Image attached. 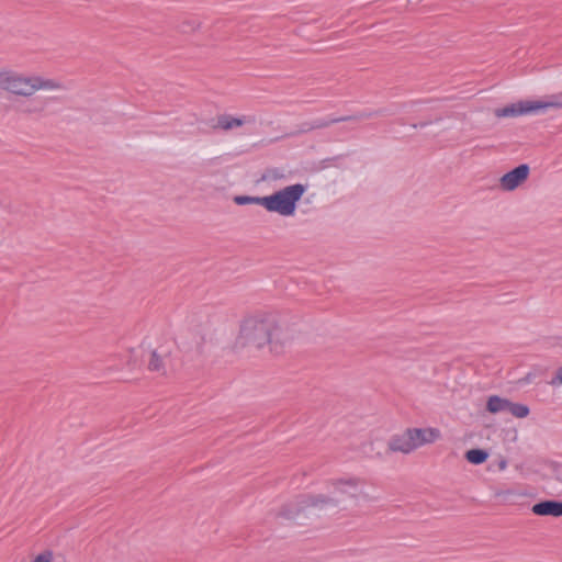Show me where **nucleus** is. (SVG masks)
Returning a JSON list of instances; mask_svg holds the SVG:
<instances>
[{
  "label": "nucleus",
  "mask_w": 562,
  "mask_h": 562,
  "mask_svg": "<svg viewBox=\"0 0 562 562\" xmlns=\"http://www.w3.org/2000/svg\"><path fill=\"white\" fill-rule=\"evenodd\" d=\"M279 331L278 323L269 315L255 314L247 316L240 323L235 347L261 349L269 345L271 352L280 353L283 346L279 339Z\"/></svg>",
  "instance_id": "obj_1"
},
{
  "label": "nucleus",
  "mask_w": 562,
  "mask_h": 562,
  "mask_svg": "<svg viewBox=\"0 0 562 562\" xmlns=\"http://www.w3.org/2000/svg\"><path fill=\"white\" fill-rule=\"evenodd\" d=\"M340 501L335 496L324 494L304 493L284 503L276 513L277 518L295 520L306 516L310 510H323L327 507H338Z\"/></svg>",
  "instance_id": "obj_2"
},
{
  "label": "nucleus",
  "mask_w": 562,
  "mask_h": 562,
  "mask_svg": "<svg viewBox=\"0 0 562 562\" xmlns=\"http://www.w3.org/2000/svg\"><path fill=\"white\" fill-rule=\"evenodd\" d=\"M64 88V85L58 80L45 79L40 76L24 77L8 69L4 70L0 86V89L24 98L32 97L37 90H60Z\"/></svg>",
  "instance_id": "obj_3"
},
{
  "label": "nucleus",
  "mask_w": 562,
  "mask_h": 562,
  "mask_svg": "<svg viewBox=\"0 0 562 562\" xmlns=\"http://www.w3.org/2000/svg\"><path fill=\"white\" fill-rule=\"evenodd\" d=\"M439 437L440 431L437 428H406L390 438L387 448L392 452L408 454L424 445L435 442Z\"/></svg>",
  "instance_id": "obj_4"
},
{
  "label": "nucleus",
  "mask_w": 562,
  "mask_h": 562,
  "mask_svg": "<svg viewBox=\"0 0 562 562\" xmlns=\"http://www.w3.org/2000/svg\"><path fill=\"white\" fill-rule=\"evenodd\" d=\"M305 190V186L301 183L285 187L271 195L265 196V209L282 216H291L294 214L296 203L301 200Z\"/></svg>",
  "instance_id": "obj_5"
},
{
  "label": "nucleus",
  "mask_w": 562,
  "mask_h": 562,
  "mask_svg": "<svg viewBox=\"0 0 562 562\" xmlns=\"http://www.w3.org/2000/svg\"><path fill=\"white\" fill-rule=\"evenodd\" d=\"M548 108H562V93L558 95H553L550 101H540V100H521L516 103L507 104L503 108H498L494 110V115L498 119L501 117H516L520 115H526L530 113H535L541 110H546Z\"/></svg>",
  "instance_id": "obj_6"
},
{
  "label": "nucleus",
  "mask_w": 562,
  "mask_h": 562,
  "mask_svg": "<svg viewBox=\"0 0 562 562\" xmlns=\"http://www.w3.org/2000/svg\"><path fill=\"white\" fill-rule=\"evenodd\" d=\"M175 368L172 358V346L161 345L150 352L147 369L151 372H158L161 375H166L168 369Z\"/></svg>",
  "instance_id": "obj_7"
},
{
  "label": "nucleus",
  "mask_w": 562,
  "mask_h": 562,
  "mask_svg": "<svg viewBox=\"0 0 562 562\" xmlns=\"http://www.w3.org/2000/svg\"><path fill=\"white\" fill-rule=\"evenodd\" d=\"M57 100L56 97L42 98V97H29L25 100L16 103V110L26 116H44L46 108L49 101Z\"/></svg>",
  "instance_id": "obj_8"
},
{
  "label": "nucleus",
  "mask_w": 562,
  "mask_h": 562,
  "mask_svg": "<svg viewBox=\"0 0 562 562\" xmlns=\"http://www.w3.org/2000/svg\"><path fill=\"white\" fill-rule=\"evenodd\" d=\"M363 483L364 480L357 476L333 479L329 481V485L334 488V494L338 493L353 499L360 496L361 493L358 490L359 485Z\"/></svg>",
  "instance_id": "obj_9"
},
{
  "label": "nucleus",
  "mask_w": 562,
  "mask_h": 562,
  "mask_svg": "<svg viewBox=\"0 0 562 562\" xmlns=\"http://www.w3.org/2000/svg\"><path fill=\"white\" fill-rule=\"evenodd\" d=\"M530 168L526 164L515 167L499 179V186L504 191H513L524 183L529 176Z\"/></svg>",
  "instance_id": "obj_10"
},
{
  "label": "nucleus",
  "mask_w": 562,
  "mask_h": 562,
  "mask_svg": "<svg viewBox=\"0 0 562 562\" xmlns=\"http://www.w3.org/2000/svg\"><path fill=\"white\" fill-rule=\"evenodd\" d=\"M531 512L537 516L561 517L562 502L555 499L541 501L531 507Z\"/></svg>",
  "instance_id": "obj_11"
},
{
  "label": "nucleus",
  "mask_w": 562,
  "mask_h": 562,
  "mask_svg": "<svg viewBox=\"0 0 562 562\" xmlns=\"http://www.w3.org/2000/svg\"><path fill=\"white\" fill-rule=\"evenodd\" d=\"M374 114L375 113H373V112H361L358 114L335 117L331 120L319 119V120L314 121V123L306 131L325 128V127L330 126L331 124L339 123V122L368 120V119H371Z\"/></svg>",
  "instance_id": "obj_12"
},
{
  "label": "nucleus",
  "mask_w": 562,
  "mask_h": 562,
  "mask_svg": "<svg viewBox=\"0 0 562 562\" xmlns=\"http://www.w3.org/2000/svg\"><path fill=\"white\" fill-rule=\"evenodd\" d=\"M255 117L252 116H243V117H233L228 114H223L217 117L216 128H221L224 131L232 130L234 127L243 126L246 123H254Z\"/></svg>",
  "instance_id": "obj_13"
},
{
  "label": "nucleus",
  "mask_w": 562,
  "mask_h": 562,
  "mask_svg": "<svg viewBox=\"0 0 562 562\" xmlns=\"http://www.w3.org/2000/svg\"><path fill=\"white\" fill-rule=\"evenodd\" d=\"M509 400L503 398L498 395H492L486 403V411L491 414H497L508 411Z\"/></svg>",
  "instance_id": "obj_14"
},
{
  "label": "nucleus",
  "mask_w": 562,
  "mask_h": 562,
  "mask_svg": "<svg viewBox=\"0 0 562 562\" xmlns=\"http://www.w3.org/2000/svg\"><path fill=\"white\" fill-rule=\"evenodd\" d=\"M464 457L468 462L477 465L487 460L488 453L484 449L474 448L468 450Z\"/></svg>",
  "instance_id": "obj_15"
},
{
  "label": "nucleus",
  "mask_w": 562,
  "mask_h": 562,
  "mask_svg": "<svg viewBox=\"0 0 562 562\" xmlns=\"http://www.w3.org/2000/svg\"><path fill=\"white\" fill-rule=\"evenodd\" d=\"M507 412L517 418H525L529 415L530 409L525 404L514 403L510 401Z\"/></svg>",
  "instance_id": "obj_16"
},
{
  "label": "nucleus",
  "mask_w": 562,
  "mask_h": 562,
  "mask_svg": "<svg viewBox=\"0 0 562 562\" xmlns=\"http://www.w3.org/2000/svg\"><path fill=\"white\" fill-rule=\"evenodd\" d=\"M233 201L237 205L258 204L265 207V196L235 195Z\"/></svg>",
  "instance_id": "obj_17"
},
{
  "label": "nucleus",
  "mask_w": 562,
  "mask_h": 562,
  "mask_svg": "<svg viewBox=\"0 0 562 562\" xmlns=\"http://www.w3.org/2000/svg\"><path fill=\"white\" fill-rule=\"evenodd\" d=\"M200 26H201V23L199 21L187 20V21L182 22L180 30H181V32L189 33V32H194V31L199 30Z\"/></svg>",
  "instance_id": "obj_18"
},
{
  "label": "nucleus",
  "mask_w": 562,
  "mask_h": 562,
  "mask_svg": "<svg viewBox=\"0 0 562 562\" xmlns=\"http://www.w3.org/2000/svg\"><path fill=\"white\" fill-rule=\"evenodd\" d=\"M33 562H52V552L38 554Z\"/></svg>",
  "instance_id": "obj_19"
},
{
  "label": "nucleus",
  "mask_w": 562,
  "mask_h": 562,
  "mask_svg": "<svg viewBox=\"0 0 562 562\" xmlns=\"http://www.w3.org/2000/svg\"><path fill=\"white\" fill-rule=\"evenodd\" d=\"M555 381H558L559 383H562V367H560L558 370H557V374H555V379H553L551 381V384H554Z\"/></svg>",
  "instance_id": "obj_20"
},
{
  "label": "nucleus",
  "mask_w": 562,
  "mask_h": 562,
  "mask_svg": "<svg viewBox=\"0 0 562 562\" xmlns=\"http://www.w3.org/2000/svg\"><path fill=\"white\" fill-rule=\"evenodd\" d=\"M555 476L559 481L562 482V465L555 469Z\"/></svg>",
  "instance_id": "obj_21"
},
{
  "label": "nucleus",
  "mask_w": 562,
  "mask_h": 562,
  "mask_svg": "<svg viewBox=\"0 0 562 562\" xmlns=\"http://www.w3.org/2000/svg\"><path fill=\"white\" fill-rule=\"evenodd\" d=\"M506 465H507V462H506L505 460H502V461L499 462V469H501V470H504V469L506 468Z\"/></svg>",
  "instance_id": "obj_22"
},
{
  "label": "nucleus",
  "mask_w": 562,
  "mask_h": 562,
  "mask_svg": "<svg viewBox=\"0 0 562 562\" xmlns=\"http://www.w3.org/2000/svg\"><path fill=\"white\" fill-rule=\"evenodd\" d=\"M428 123L427 122H423V123H419L418 126L420 127H424L426 126ZM414 127H417V124H414Z\"/></svg>",
  "instance_id": "obj_23"
}]
</instances>
